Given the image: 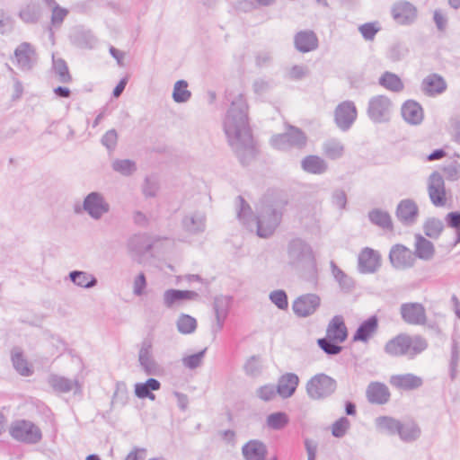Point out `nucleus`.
<instances>
[{"instance_id": "f257e3e1", "label": "nucleus", "mask_w": 460, "mask_h": 460, "mask_svg": "<svg viewBox=\"0 0 460 460\" xmlns=\"http://www.w3.org/2000/svg\"><path fill=\"white\" fill-rule=\"evenodd\" d=\"M248 110L244 95L239 93L231 101L223 124L228 143L243 165L248 164L255 155Z\"/></svg>"}, {"instance_id": "f03ea898", "label": "nucleus", "mask_w": 460, "mask_h": 460, "mask_svg": "<svg viewBox=\"0 0 460 460\" xmlns=\"http://www.w3.org/2000/svg\"><path fill=\"white\" fill-rule=\"evenodd\" d=\"M288 263L301 271L302 278L312 284L318 280L316 260L312 247L303 239H292L288 245Z\"/></svg>"}, {"instance_id": "7ed1b4c3", "label": "nucleus", "mask_w": 460, "mask_h": 460, "mask_svg": "<svg viewBox=\"0 0 460 460\" xmlns=\"http://www.w3.org/2000/svg\"><path fill=\"white\" fill-rule=\"evenodd\" d=\"M288 201L272 199L265 196L261 200V207L256 217L257 234L260 237H270L281 222L284 208Z\"/></svg>"}, {"instance_id": "20e7f679", "label": "nucleus", "mask_w": 460, "mask_h": 460, "mask_svg": "<svg viewBox=\"0 0 460 460\" xmlns=\"http://www.w3.org/2000/svg\"><path fill=\"white\" fill-rule=\"evenodd\" d=\"M428 347V341L421 335L402 332L386 341L384 351L391 357H406L409 359H414Z\"/></svg>"}, {"instance_id": "39448f33", "label": "nucleus", "mask_w": 460, "mask_h": 460, "mask_svg": "<svg viewBox=\"0 0 460 460\" xmlns=\"http://www.w3.org/2000/svg\"><path fill=\"white\" fill-rule=\"evenodd\" d=\"M337 389V381L332 376L319 373L306 383L305 390L312 400L321 401L332 396Z\"/></svg>"}, {"instance_id": "423d86ee", "label": "nucleus", "mask_w": 460, "mask_h": 460, "mask_svg": "<svg viewBox=\"0 0 460 460\" xmlns=\"http://www.w3.org/2000/svg\"><path fill=\"white\" fill-rule=\"evenodd\" d=\"M394 108V105L388 96L375 95L367 102V116L375 124L387 123L392 119Z\"/></svg>"}, {"instance_id": "0eeeda50", "label": "nucleus", "mask_w": 460, "mask_h": 460, "mask_svg": "<svg viewBox=\"0 0 460 460\" xmlns=\"http://www.w3.org/2000/svg\"><path fill=\"white\" fill-rule=\"evenodd\" d=\"M307 143L305 133L299 128L288 125L286 132L271 137L270 144L278 150H289L291 148L303 149Z\"/></svg>"}, {"instance_id": "6e6552de", "label": "nucleus", "mask_w": 460, "mask_h": 460, "mask_svg": "<svg viewBox=\"0 0 460 460\" xmlns=\"http://www.w3.org/2000/svg\"><path fill=\"white\" fill-rule=\"evenodd\" d=\"M10 436L25 444H37L42 438L40 429L27 420H16L9 427Z\"/></svg>"}, {"instance_id": "1a4fd4ad", "label": "nucleus", "mask_w": 460, "mask_h": 460, "mask_svg": "<svg viewBox=\"0 0 460 460\" xmlns=\"http://www.w3.org/2000/svg\"><path fill=\"white\" fill-rule=\"evenodd\" d=\"M84 210L93 219L98 220L108 213L110 205L100 192L93 191L84 199L82 207L75 206V212L79 214Z\"/></svg>"}, {"instance_id": "9d476101", "label": "nucleus", "mask_w": 460, "mask_h": 460, "mask_svg": "<svg viewBox=\"0 0 460 460\" xmlns=\"http://www.w3.org/2000/svg\"><path fill=\"white\" fill-rule=\"evenodd\" d=\"M357 116V107L352 101H343L334 110V122L341 131H348L356 121Z\"/></svg>"}, {"instance_id": "9b49d317", "label": "nucleus", "mask_w": 460, "mask_h": 460, "mask_svg": "<svg viewBox=\"0 0 460 460\" xmlns=\"http://www.w3.org/2000/svg\"><path fill=\"white\" fill-rule=\"evenodd\" d=\"M402 320L409 325H425L427 314L424 305L419 302H407L400 305Z\"/></svg>"}, {"instance_id": "f8f14e48", "label": "nucleus", "mask_w": 460, "mask_h": 460, "mask_svg": "<svg viewBox=\"0 0 460 460\" xmlns=\"http://www.w3.org/2000/svg\"><path fill=\"white\" fill-rule=\"evenodd\" d=\"M138 362L147 376H158L161 373L162 368L152 354V341L150 339H144L141 342Z\"/></svg>"}, {"instance_id": "ddd939ff", "label": "nucleus", "mask_w": 460, "mask_h": 460, "mask_svg": "<svg viewBox=\"0 0 460 460\" xmlns=\"http://www.w3.org/2000/svg\"><path fill=\"white\" fill-rule=\"evenodd\" d=\"M321 298L318 295L308 293L299 296L292 305L294 314L298 317L312 315L320 307Z\"/></svg>"}, {"instance_id": "4468645a", "label": "nucleus", "mask_w": 460, "mask_h": 460, "mask_svg": "<svg viewBox=\"0 0 460 460\" xmlns=\"http://www.w3.org/2000/svg\"><path fill=\"white\" fill-rule=\"evenodd\" d=\"M381 267L380 253L369 247L363 248L358 256V270L361 274H373Z\"/></svg>"}, {"instance_id": "2eb2a0df", "label": "nucleus", "mask_w": 460, "mask_h": 460, "mask_svg": "<svg viewBox=\"0 0 460 460\" xmlns=\"http://www.w3.org/2000/svg\"><path fill=\"white\" fill-rule=\"evenodd\" d=\"M233 296L219 295L216 296L213 300V311L216 315V325L213 326L212 332L217 333L224 328L226 320L228 317L230 308L233 304Z\"/></svg>"}, {"instance_id": "dca6fc26", "label": "nucleus", "mask_w": 460, "mask_h": 460, "mask_svg": "<svg viewBox=\"0 0 460 460\" xmlns=\"http://www.w3.org/2000/svg\"><path fill=\"white\" fill-rule=\"evenodd\" d=\"M428 193L435 207H443L447 202L445 181L438 172H433L428 181Z\"/></svg>"}, {"instance_id": "f3484780", "label": "nucleus", "mask_w": 460, "mask_h": 460, "mask_svg": "<svg viewBox=\"0 0 460 460\" xmlns=\"http://www.w3.org/2000/svg\"><path fill=\"white\" fill-rule=\"evenodd\" d=\"M389 261L396 270H405L412 267L415 262L413 252L403 244H394L389 252Z\"/></svg>"}, {"instance_id": "a211bd4d", "label": "nucleus", "mask_w": 460, "mask_h": 460, "mask_svg": "<svg viewBox=\"0 0 460 460\" xmlns=\"http://www.w3.org/2000/svg\"><path fill=\"white\" fill-rule=\"evenodd\" d=\"M395 216L403 226H412L417 222L419 208L411 199H402L396 207Z\"/></svg>"}, {"instance_id": "6ab92c4d", "label": "nucleus", "mask_w": 460, "mask_h": 460, "mask_svg": "<svg viewBox=\"0 0 460 460\" xmlns=\"http://www.w3.org/2000/svg\"><path fill=\"white\" fill-rule=\"evenodd\" d=\"M417 8L410 2L399 1L392 7L394 20L402 25H409L417 18Z\"/></svg>"}, {"instance_id": "aec40b11", "label": "nucleus", "mask_w": 460, "mask_h": 460, "mask_svg": "<svg viewBox=\"0 0 460 460\" xmlns=\"http://www.w3.org/2000/svg\"><path fill=\"white\" fill-rule=\"evenodd\" d=\"M182 229L190 234H199L206 229V215L201 211L186 214L181 219Z\"/></svg>"}, {"instance_id": "412c9836", "label": "nucleus", "mask_w": 460, "mask_h": 460, "mask_svg": "<svg viewBox=\"0 0 460 460\" xmlns=\"http://www.w3.org/2000/svg\"><path fill=\"white\" fill-rule=\"evenodd\" d=\"M161 239L159 236L152 237L147 234H137L129 238L128 245L130 251L143 255L150 252L154 244Z\"/></svg>"}, {"instance_id": "4be33fe9", "label": "nucleus", "mask_w": 460, "mask_h": 460, "mask_svg": "<svg viewBox=\"0 0 460 460\" xmlns=\"http://www.w3.org/2000/svg\"><path fill=\"white\" fill-rule=\"evenodd\" d=\"M402 119L410 125H420L424 119L422 106L414 100H407L401 108Z\"/></svg>"}, {"instance_id": "5701e85b", "label": "nucleus", "mask_w": 460, "mask_h": 460, "mask_svg": "<svg viewBox=\"0 0 460 460\" xmlns=\"http://www.w3.org/2000/svg\"><path fill=\"white\" fill-rule=\"evenodd\" d=\"M379 326L378 317L373 314L361 322L353 334V341L367 342L377 332Z\"/></svg>"}, {"instance_id": "b1692460", "label": "nucleus", "mask_w": 460, "mask_h": 460, "mask_svg": "<svg viewBox=\"0 0 460 460\" xmlns=\"http://www.w3.org/2000/svg\"><path fill=\"white\" fill-rule=\"evenodd\" d=\"M447 82L440 75L432 73L421 82V91L429 97L443 93L447 90Z\"/></svg>"}, {"instance_id": "393cba45", "label": "nucleus", "mask_w": 460, "mask_h": 460, "mask_svg": "<svg viewBox=\"0 0 460 460\" xmlns=\"http://www.w3.org/2000/svg\"><path fill=\"white\" fill-rule=\"evenodd\" d=\"M366 396L370 403L383 405L389 402L391 394L386 385L371 382L367 387Z\"/></svg>"}, {"instance_id": "a878e982", "label": "nucleus", "mask_w": 460, "mask_h": 460, "mask_svg": "<svg viewBox=\"0 0 460 460\" xmlns=\"http://www.w3.org/2000/svg\"><path fill=\"white\" fill-rule=\"evenodd\" d=\"M199 297V293L193 290L170 288L164 293V305L167 308H172L175 305H180L187 300H197Z\"/></svg>"}, {"instance_id": "bb28decb", "label": "nucleus", "mask_w": 460, "mask_h": 460, "mask_svg": "<svg viewBox=\"0 0 460 460\" xmlns=\"http://www.w3.org/2000/svg\"><path fill=\"white\" fill-rule=\"evenodd\" d=\"M49 385L55 392L69 393L74 391L75 394L81 393V385L77 380H72L58 375H50L48 378Z\"/></svg>"}, {"instance_id": "cd10ccee", "label": "nucleus", "mask_w": 460, "mask_h": 460, "mask_svg": "<svg viewBox=\"0 0 460 460\" xmlns=\"http://www.w3.org/2000/svg\"><path fill=\"white\" fill-rule=\"evenodd\" d=\"M242 454L245 460H265L268 448L261 440L251 439L243 446Z\"/></svg>"}, {"instance_id": "c85d7f7f", "label": "nucleus", "mask_w": 460, "mask_h": 460, "mask_svg": "<svg viewBox=\"0 0 460 460\" xmlns=\"http://www.w3.org/2000/svg\"><path fill=\"white\" fill-rule=\"evenodd\" d=\"M390 384L398 389L411 391L420 388L423 385V380L414 374L407 373L392 376Z\"/></svg>"}, {"instance_id": "c756f323", "label": "nucleus", "mask_w": 460, "mask_h": 460, "mask_svg": "<svg viewBox=\"0 0 460 460\" xmlns=\"http://www.w3.org/2000/svg\"><path fill=\"white\" fill-rule=\"evenodd\" d=\"M294 43L296 49L305 53L317 48L318 39L313 31L305 30L295 35Z\"/></svg>"}, {"instance_id": "7c9ffc66", "label": "nucleus", "mask_w": 460, "mask_h": 460, "mask_svg": "<svg viewBox=\"0 0 460 460\" xmlns=\"http://www.w3.org/2000/svg\"><path fill=\"white\" fill-rule=\"evenodd\" d=\"M326 336L336 340L337 342H344L348 338V329L341 315H335L329 322Z\"/></svg>"}, {"instance_id": "2f4dec72", "label": "nucleus", "mask_w": 460, "mask_h": 460, "mask_svg": "<svg viewBox=\"0 0 460 460\" xmlns=\"http://www.w3.org/2000/svg\"><path fill=\"white\" fill-rule=\"evenodd\" d=\"M160 388V381L150 377L145 382L136 383L134 385V393L138 399H149L151 401H155L156 397L153 392L158 391Z\"/></svg>"}, {"instance_id": "473e14b6", "label": "nucleus", "mask_w": 460, "mask_h": 460, "mask_svg": "<svg viewBox=\"0 0 460 460\" xmlns=\"http://www.w3.org/2000/svg\"><path fill=\"white\" fill-rule=\"evenodd\" d=\"M299 383L297 375L287 373L280 376L278 381L277 392L279 396L286 399L294 394Z\"/></svg>"}, {"instance_id": "72a5a7b5", "label": "nucleus", "mask_w": 460, "mask_h": 460, "mask_svg": "<svg viewBox=\"0 0 460 460\" xmlns=\"http://www.w3.org/2000/svg\"><path fill=\"white\" fill-rule=\"evenodd\" d=\"M331 271L333 279L338 283L340 289L344 293H350L356 288V282L345 273L333 261L330 262Z\"/></svg>"}, {"instance_id": "f704fd0d", "label": "nucleus", "mask_w": 460, "mask_h": 460, "mask_svg": "<svg viewBox=\"0 0 460 460\" xmlns=\"http://www.w3.org/2000/svg\"><path fill=\"white\" fill-rule=\"evenodd\" d=\"M69 38L73 45L81 49H92L96 42V39L91 31L80 27L74 28Z\"/></svg>"}, {"instance_id": "c9c22d12", "label": "nucleus", "mask_w": 460, "mask_h": 460, "mask_svg": "<svg viewBox=\"0 0 460 460\" xmlns=\"http://www.w3.org/2000/svg\"><path fill=\"white\" fill-rule=\"evenodd\" d=\"M301 167L305 172L323 174L328 170V164L323 158L310 155L302 159Z\"/></svg>"}, {"instance_id": "e433bc0d", "label": "nucleus", "mask_w": 460, "mask_h": 460, "mask_svg": "<svg viewBox=\"0 0 460 460\" xmlns=\"http://www.w3.org/2000/svg\"><path fill=\"white\" fill-rule=\"evenodd\" d=\"M414 257L423 261H429L435 254L434 244L421 234L415 235V252Z\"/></svg>"}, {"instance_id": "4c0bfd02", "label": "nucleus", "mask_w": 460, "mask_h": 460, "mask_svg": "<svg viewBox=\"0 0 460 460\" xmlns=\"http://www.w3.org/2000/svg\"><path fill=\"white\" fill-rule=\"evenodd\" d=\"M375 425L378 432L394 436L401 428V421L391 416H379L375 419Z\"/></svg>"}, {"instance_id": "58836bf2", "label": "nucleus", "mask_w": 460, "mask_h": 460, "mask_svg": "<svg viewBox=\"0 0 460 460\" xmlns=\"http://www.w3.org/2000/svg\"><path fill=\"white\" fill-rule=\"evenodd\" d=\"M11 360L13 368L22 376H30L32 375L33 371L31 367L29 366V363L25 357L23 356L22 350L14 347L11 351Z\"/></svg>"}, {"instance_id": "ea45409f", "label": "nucleus", "mask_w": 460, "mask_h": 460, "mask_svg": "<svg viewBox=\"0 0 460 460\" xmlns=\"http://www.w3.org/2000/svg\"><path fill=\"white\" fill-rule=\"evenodd\" d=\"M368 220L382 229L392 231L394 228L390 214L381 208H373L367 214Z\"/></svg>"}, {"instance_id": "a19ab883", "label": "nucleus", "mask_w": 460, "mask_h": 460, "mask_svg": "<svg viewBox=\"0 0 460 460\" xmlns=\"http://www.w3.org/2000/svg\"><path fill=\"white\" fill-rule=\"evenodd\" d=\"M68 278L75 286L83 288H92L97 285V279L91 273L83 270H73Z\"/></svg>"}, {"instance_id": "79ce46f5", "label": "nucleus", "mask_w": 460, "mask_h": 460, "mask_svg": "<svg viewBox=\"0 0 460 460\" xmlns=\"http://www.w3.org/2000/svg\"><path fill=\"white\" fill-rule=\"evenodd\" d=\"M378 84L393 93H400L404 89L402 79L396 74L389 71L383 73L378 79Z\"/></svg>"}, {"instance_id": "37998d69", "label": "nucleus", "mask_w": 460, "mask_h": 460, "mask_svg": "<svg viewBox=\"0 0 460 460\" xmlns=\"http://www.w3.org/2000/svg\"><path fill=\"white\" fill-rule=\"evenodd\" d=\"M420 433L421 431L418 424L411 421L407 423L401 422V428L397 435L404 442H413L420 438Z\"/></svg>"}, {"instance_id": "c03bdc74", "label": "nucleus", "mask_w": 460, "mask_h": 460, "mask_svg": "<svg viewBox=\"0 0 460 460\" xmlns=\"http://www.w3.org/2000/svg\"><path fill=\"white\" fill-rule=\"evenodd\" d=\"M323 154L331 160H337L343 155L344 146L335 138L326 140L323 145Z\"/></svg>"}, {"instance_id": "a18cd8bd", "label": "nucleus", "mask_w": 460, "mask_h": 460, "mask_svg": "<svg viewBox=\"0 0 460 460\" xmlns=\"http://www.w3.org/2000/svg\"><path fill=\"white\" fill-rule=\"evenodd\" d=\"M289 423V417L285 411L270 413L266 418V426L272 430H281Z\"/></svg>"}, {"instance_id": "49530a36", "label": "nucleus", "mask_w": 460, "mask_h": 460, "mask_svg": "<svg viewBox=\"0 0 460 460\" xmlns=\"http://www.w3.org/2000/svg\"><path fill=\"white\" fill-rule=\"evenodd\" d=\"M191 92L188 90V82L186 80H178L172 90V100L176 103H185L191 98Z\"/></svg>"}, {"instance_id": "de8ad7c7", "label": "nucleus", "mask_w": 460, "mask_h": 460, "mask_svg": "<svg viewBox=\"0 0 460 460\" xmlns=\"http://www.w3.org/2000/svg\"><path fill=\"white\" fill-rule=\"evenodd\" d=\"M444 230L443 222L437 217H429L426 220L423 225L424 234L431 238L438 239Z\"/></svg>"}, {"instance_id": "09e8293b", "label": "nucleus", "mask_w": 460, "mask_h": 460, "mask_svg": "<svg viewBox=\"0 0 460 460\" xmlns=\"http://www.w3.org/2000/svg\"><path fill=\"white\" fill-rule=\"evenodd\" d=\"M52 69L60 83L68 84L72 81V76L65 59H52Z\"/></svg>"}, {"instance_id": "8fccbe9b", "label": "nucleus", "mask_w": 460, "mask_h": 460, "mask_svg": "<svg viewBox=\"0 0 460 460\" xmlns=\"http://www.w3.org/2000/svg\"><path fill=\"white\" fill-rule=\"evenodd\" d=\"M275 86L274 81L270 78H257L252 83V91L259 98H264Z\"/></svg>"}, {"instance_id": "3c124183", "label": "nucleus", "mask_w": 460, "mask_h": 460, "mask_svg": "<svg viewBox=\"0 0 460 460\" xmlns=\"http://www.w3.org/2000/svg\"><path fill=\"white\" fill-rule=\"evenodd\" d=\"M177 330L181 334H190L197 329V320L190 314H181L176 322Z\"/></svg>"}, {"instance_id": "603ef678", "label": "nucleus", "mask_w": 460, "mask_h": 460, "mask_svg": "<svg viewBox=\"0 0 460 460\" xmlns=\"http://www.w3.org/2000/svg\"><path fill=\"white\" fill-rule=\"evenodd\" d=\"M339 343L327 336L317 340V345L328 356H335L342 351V346Z\"/></svg>"}, {"instance_id": "864d4df0", "label": "nucleus", "mask_w": 460, "mask_h": 460, "mask_svg": "<svg viewBox=\"0 0 460 460\" xmlns=\"http://www.w3.org/2000/svg\"><path fill=\"white\" fill-rule=\"evenodd\" d=\"M460 353H459V345L456 339L452 340L451 342V353H450V360H449V377L452 381L456 378L457 376V367L459 363Z\"/></svg>"}, {"instance_id": "5fc2aeb1", "label": "nucleus", "mask_w": 460, "mask_h": 460, "mask_svg": "<svg viewBox=\"0 0 460 460\" xmlns=\"http://www.w3.org/2000/svg\"><path fill=\"white\" fill-rule=\"evenodd\" d=\"M447 226L456 231L454 245L460 243V211H451L445 217Z\"/></svg>"}, {"instance_id": "6e6d98bb", "label": "nucleus", "mask_w": 460, "mask_h": 460, "mask_svg": "<svg viewBox=\"0 0 460 460\" xmlns=\"http://www.w3.org/2000/svg\"><path fill=\"white\" fill-rule=\"evenodd\" d=\"M159 190V181L156 175L152 174L145 178L142 185L143 194L147 198L155 197Z\"/></svg>"}, {"instance_id": "4d7b16f0", "label": "nucleus", "mask_w": 460, "mask_h": 460, "mask_svg": "<svg viewBox=\"0 0 460 460\" xmlns=\"http://www.w3.org/2000/svg\"><path fill=\"white\" fill-rule=\"evenodd\" d=\"M381 31L379 22H371L361 24L358 27V31L365 40H373L378 31Z\"/></svg>"}, {"instance_id": "13d9d810", "label": "nucleus", "mask_w": 460, "mask_h": 460, "mask_svg": "<svg viewBox=\"0 0 460 460\" xmlns=\"http://www.w3.org/2000/svg\"><path fill=\"white\" fill-rule=\"evenodd\" d=\"M349 427L350 422L349 419L342 416L332 424V435L337 438H343Z\"/></svg>"}, {"instance_id": "bf43d9fd", "label": "nucleus", "mask_w": 460, "mask_h": 460, "mask_svg": "<svg viewBox=\"0 0 460 460\" xmlns=\"http://www.w3.org/2000/svg\"><path fill=\"white\" fill-rule=\"evenodd\" d=\"M206 351H207V349L205 348L204 349H202L197 353H194V354H191V355L182 358L181 361H182L183 366L189 369H195V368L199 367L202 363V360L205 357Z\"/></svg>"}, {"instance_id": "052dcab7", "label": "nucleus", "mask_w": 460, "mask_h": 460, "mask_svg": "<svg viewBox=\"0 0 460 460\" xmlns=\"http://www.w3.org/2000/svg\"><path fill=\"white\" fill-rule=\"evenodd\" d=\"M270 300L280 310H286L288 307V295L283 289L270 292Z\"/></svg>"}, {"instance_id": "680f3d73", "label": "nucleus", "mask_w": 460, "mask_h": 460, "mask_svg": "<svg viewBox=\"0 0 460 460\" xmlns=\"http://www.w3.org/2000/svg\"><path fill=\"white\" fill-rule=\"evenodd\" d=\"M277 386L274 385H264L259 387L256 391L257 396L263 402H270L276 397Z\"/></svg>"}, {"instance_id": "e2e57ef3", "label": "nucleus", "mask_w": 460, "mask_h": 460, "mask_svg": "<svg viewBox=\"0 0 460 460\" xmlns=\"http://www.w3.org/2000/svg\"><path fill=\"white\" fill-rule=\"evenodd\" d=\"M137 171V164L130 159H117V172L124 176H129Z\"/></svg>"}, {"instance_id": "0e129e2a", "label": "nucleus", "mask_w": 460, "mask_h": 460, "mask_svg": "<svg viewBox=\"0 0 460 460\" xmlns=\"http://www.w3.org/2000/svg\"><path fill=\"white\" fill-rule=\"evenodd\" d=\"M445 178L450 181H456L460 178V165L456 162H453L442 168Z\"/></svg>"}, {"instance_id": "69168bd1", "label": "nucleus", "mask_w": 460, "mask_h": 460, "mask_svg": "<svg viewBox=\"0 0 460 460\" xmlns=\"http://www.w3.org/2000/svg\"><path fill=\"white\" fill-rule=\"evenodd\" d=\"M259 358L256 356H252L247 359L243 366V369L246 375L255 376L260 374L261 367L258 363Z\"/></svg>"}, {"instance_id": "338daca9", "label": "nucleus", "mask_w": 460, "mask_h": 460, "mask_svg": "<svg viewBox=\"0 0 460 460\" xmlns=\"http://www.w3.org/2000/svg\"><path fill=\"white\" fill-rule=\"evenodd\" d=\"M33 55L34 48L29 42H22L14 49V58H31Z\"/></svg>"}, {"instance_id": "774afa93", "label": "nucleus", "mask_w": 460, "mask_h": 460, "mask_svg": "<svg viewBox=\"0 0 460 460\" xmlns=\"http://www.w3.org/2000/svg\"><path fill=\"white\" fill-rule=\"evenodd\" d=\"M51 10H52V14H51L52 25L53 26L60 25L63 22L66 16L67 15L68 11L65 8L60 7L58 4L54 5V7L51 8Z\"/></svg>"}]
</instances>
